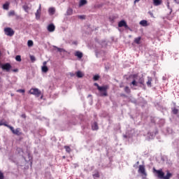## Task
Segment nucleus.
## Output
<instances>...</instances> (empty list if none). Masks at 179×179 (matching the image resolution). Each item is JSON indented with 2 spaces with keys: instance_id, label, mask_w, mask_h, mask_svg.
Wrapping results in <instances>:
<instances>
[{
  "instance_id": "3",
  "label": "nucleus",
  "mask_w": 179,
  "mask_h": 179,
  "mask_svg": "<svg viewBox=\"0 0 179 179\" xmlns=\"http://www.w3.org/2000/svg\"><path fill=\"white\" fill-rule=\"evenodd\" d=\"M9 129H10V131L14 135H17V136H20V135H22V134L20 128H17L16 129H15L13 127L10 126Z\"/></svg>"
},
{
  "instance_id": "31",
  "label": "nucleus",
  "mask_w": 179,
  "mask_h": 179,
  "mask_svg": "<svg viewBox=\"0 0 179 179\" xmlns=\"http://www.w3.org/2000/svg\"><path fill=\"white\" fill-rule=\"evenodd\" d=\"M30 59H31V62H34L36 61V57H34L33 55H30Z\"/></svg>"
},
{
  "instance_id": "10",
  "label": "nucleus",
  "mask_w": 179,
  "mask_h": 179,
  "mask_svg": "<svg viewBox=\"0 0 179 179\" xmlns=\"http://www.w3.org/2000/svg\"><path fill=\"white\" fill-rule=\"evenodd\" d=\"M36 19H40V16L41 15V5H40L39 8L37 10L35 13Z\"/></svg>"
},
{
  "instance_id": "15",
  "label": "nucleus",
  "mask_w": 179,
  "mask_h": 179,
  "mask_svg": "<svg viewBox=\"0 0 179 179\" xmlns=\"http://www.w3.org/2000/svg\"><path fill=\"white\" fill-rule=\"evenodd\" d=\"M152 78L151 77H148V81H147V85L148 87H152Z\"/></svg>"
},
{
  "instance_id": "19",
  "label": "nucleus",
  "mask_w": 179,
  "mask_h": 179,
  "mask_svg": "<svg viewBox=\"0 0 179 179\" xmlns=\"http://www.w3.org/2000/svg\"><path fill=\"white\" fill-rule=\"evenodd\" d=\"M41 69L42 72H44V73H47V72H48V67H47V66H43Z\"/></svg>"
},
{
  "instance_id": "2",
  "label": "nucleus",
  "mask_w": 179,
  "mask_h": 179,
  "mask_svg": "<svg viewBox=\"0 0 179 179\" xmlns=\"http://www.w3.org/2000/svg\"><path fill=\"white\" fill-rule=\"evenodd\" d=\"M153 173L155 174H157L158 178L163 179L164 176V172H163V169L157 170L155 168H153Z\"/></svg>"
},
{
  "instance_id": "36",
  "label": "nucleus",
  "mask_w": 179,
  "mask_h": 179,
  "mask_svg": "<svg viewBox=\"0 0 179 179\" xmlns=\"http://www.w3.org/2000/svg\"><path fill=\"white\" fill-rule=\"evenodd\" d=\"M17 93H24L25 90H17Z\"/></svg>"
},
{
  "instance_id": "25",
  "label": "nucleus",
  "mask_w": 179,
  "mask_h": 179,
  "mask_svg": "<svg viewBox=\"0 0 179 179\" xmlns=\"http://www.w3.org/2000/svg\"><path fill=\"white\" fill-rule=\"evenodd\" d=\"M124 92L125 93H127V94H129V93H131V89H129V87H125Z\"/></svg>"
},
{
  "instance_id": "1",
  "label": "nucleus",
  "mask_w": 179,
  "mask_h": 179,
  "mask_svg": "<svg viewBox=\"0 0 179 179\" xmlns=\"http://www.w3.org/2000/svg\"><path fill=\"white\" fill-rule=\"evenodd\" d=\"M94 86L97 87V90H99V92L100 93V96L101 97H107V96H108V94L107 93V90H108V85L101 87L100 85H99L97 84V83H95L94 84Z\"/></svg>"
},
{
  "instance_id": "27",
  "label": "nucleus",
  "mask_w": 179,
  "mask_h": 179,
  "mask_svg": "<svg viewBox=\"0 0 179 179\" xmlns=\"http://www.w3.org/2000/svg\"><path fill=\"white\" fill-rule=\"evenodd\" d=\"M27 45H28V47H33V45H34L33 41H31V40L28 41Z\"/></svg>"
},
{
  "instance_id": "49",
  "label": "nucleus",
  "mask_w": 179,
  "mask_h": 179,
  "mask_svg": "<svg viewBox=\"0 0 179 179\" xmlns=\"http://www.w3.org/2000/svg\"><path fill=\"white\" fill-rule=\"evenodd\" d=\"M20 149V150H21V152H23V150L22 149H20V148H19Z\"/></svg>"
},
{
  "instance_id": "32",
  "label": "nucleus",
  "mask_w": 179,
  "mask_h": 179,
  "mask_svg": "<svg viewBox=\"0 0 179 179\" xmlns=\"http://www.w3.org/2000/svg\"><path fill=\"white\" fill-rule=\"evenodd\" d=\"M131 85H133V86H138V83L136 82V80H134L131 82Z\"/></svg>"
},
{
  "instance_id": "37",
  "label": "nucleus",
  "mask_w": 179,
  "mask_h": 179,
  "mask_svg": "<svg viewBox=\"0 0 179 179\" xmlns=\"http://www.w3.org/2000/svg\"><path fill=\"white\" fill-rule=\"evenodd\" d=\"M78 17H79V19H86L85 15H79Z\"/></svg>"
},
{
  "instance_id": "50",
  "label": "nucleus",
  "mask_w": 179,
  "mask_h": 179,
  "mask_svg": "<svg viewBox=\"0 0 179 179\" xmlns=\"http://www.w3.org/2000/svg\"><path fill=\"white\" fill-rule=\"evenodd\" d=\"M63 159H65V156L63 157Z\"/></svg>"
},
{
  "instance_id": "13",
  "label": "nucleus",
  "mask_w": 179,
  "mask_h": 179,
  "mask_svg": "<svg viewBox=\"0 0 179 179\" xmlns=\"http://www.w3.org/2000/svg\"><path fill=\"white\" fill-rule=\"evenodd\" d=\"M163 1L162 0H153V4L155 6H159V5H162Z\"/></svg>"
},
{
  "instance_id": "34",
  "label": "nucleus",
  "mask_w": 179,
  "mask_h": 179,
  "mask_svg": "<svg viewBox=\"0 0 179 179\" xmlns=\"http://www.w3.org/2000/svg\"><path fill=\"white\" fill-rule=\"evenodd\" d=\"M22 8L24 10H25V12H27V10H29V7L27 5L23 6Z\"/></svg>"
},
{
  "instance_id": "30",
  "label": "nucleus",
  "mask_w": 179,
  "mask_h": 179,
  "mask_svg": "<svg viewBox=\"0 0 179 179\" xmlns=\"http://www.w3.org/2000/svg\"><path fill=\"white\" fill-rule=\"evenodd\" d=\"M99 79H100V76L99 75H95L94 77H93V80H99Z\"/></svg>"
},
{
  "instance_id": "26",
  "label": "nucleus",
  "mask_w": 179,
  "mask_h": 179,
  "mask_svg": "<svg viewBox=\"0 0 179 179\" xmlns=\"http://www.w3.org/2000/svg\"><path fill=\"white\" fill-rule=\"evenodd\" d=\"M64 149L67 153H71V147L68 145L64 146Z\"/></svg>"
},
{
  "instance_id": "4",
  "label": "nucleus",
  "mask_w": 179,
  "mask_h": 179,
  "mask_svg": "<svg viewBox=\"0 0 179 179\" xmlns=\"http://www.w3.org/2000/svg\"><path fill=\"white\" fill-rule=\"evenodd\" d=\"M30 94H34V96H36V97H40L41 94V91H39L37 88H32L29 90Z\"/></svg>"
},
{
  "instance_id": "48",
  "label": "nucleus",
  "mask_w": 179,
  "mask_h": 179,
  "mask_svg": "<svg viewBox=\"0 0 179 179\" xmlns=\"http://www.w3.org/2000/svg\"><path fill=\"white\" fill-rule=\"evenodd\" d=\"M88 97H92V94H89V95H88Z\"/></svg>"
},
{
  "instance_id": "24",
  "label": "nucleus",
  "mask_w": 179,
  "mask_h": 179,
  "mask_svg": "<svg viewBox=\"0 0 179 179\" xmlns=\"http://www.w3.org/2000/svg\"><path fill=\"white\" fill-rule=\"evenodd\" d=\"M3 8L6 10H8L9 9V3H6L3 5Z\"/></svg>"
},
{
  "instance_id": "17",
  "label": "nucleus",
  "mask_w": 179,
  "mask_h": 179,
  "mask_svg": "<svg viewBox=\"0 0 179 179\" xmlns=\"http://www.w3.org/2000/svg\"><path fill=\"white\" fill-rule=\"evenodd\" d=\"M86 3H87V1H86V0H80V3H79V7L80 8V7L86 5Z\"/></svg>"
},
{
  "instance_id": "46",
  "label": "nucleus",
  "mask_w": 179,
  "mask_h": 179,
  "mask_svg": "<svg viewBox=\"0 0 179 179\" xmlns=\"http://www.w3.org/2000/svg\"><path fill=\"white\" fill-rule=\"evenodd\" d=\"M22 118H26V115H22Z\"/></svg>"
},
{
  "instance_id": "29",
  "label": "nucleus",
  "mask_w": 179,
  "mask_h": 179,
  "mask_svg": "<svg viewBox=\"0 0 179 179\" xmlns=\"http://www.w3.org/2000/svg\"><path fill=\"white\" fill-rule=\"evenodd\" d=\"M138 83H140V85H143V83H145V79H143V78H139Z\"/></svg>"
},
{
  "instance_id": "35",
  "label": "nucleus",
  "mask_w": 179,
  "mask_h": 179,
  "mask_svg": "<svg viewBox=\"0 0 179 179\" xmlns=\"http://www.w3.org/2000/svg\"><path fill=\"white\" fill-rule=\"evenodd\" d=\"M173 114H178V109L174 108V109L173 110Z\"/></svg>"
},
{
  "instance_id": "6",
  "label": "nucleus",
  "mask_w": 179,
  "mask_h": 179,
  "mask_svg": "<svg viewBox=\"0 0 179 179\" xmlns=\"http://www.w3.org/2000/svg\"><path fill=\"white\" fill-rule=\"evenodd\" d=\"M10 68H12V66L9 63L1 65V69H3V71H6V72H9L10 71Z\"/></svg>"
},
{
  "instance_id": "18",
  "label": "nucleus",
  "mask_w": 179,
  "mask_h": 179,
  "mask_svg": "<svg viewBox=\"0 0 179 179\" xmlns=\"http://www.w3.org/2000/svg\"><path fill=\"white\" fill-rule=\"evenodd\" d=\"M140 24H141V26H143L144 27L148 26V21L143 20L140 22Z\"/></svg>"
},
{
  "instance_id": "7",
  "label": "nucleus",
  "mask_w": 179,
  "mask_h": 179,
  "mask_svg": "<svg viewBox=\"0 0 179 179\" xmlns=\"http://www.w3.org/2000/svg\"><path fill=\"white\" fill-rule=\"evenodd\" d=\"M138 173H140L141 174L145 176H148V174L146 173L145 166L143 165H139Z\"/></svg>"
},
{
  "instance_id": "20",
  "label": "nucleus",
  "mask_w": 179,
  "mask_h": 179,
  "mask_svg": "<svg viewBox=\"0 0 179 179\" xmlns=\"http://www.w3.org/2000/svg\"><path fill=\"white\" fill-rule=\"evenodd\" d=\"M76 76L77 78H83V73H82L80 71H78L76 72Z\"/></svg>"
},
{
  "instance_id": "16",
  "label": "nucleus",
  "mask_w": 179,
  "mask_h": 179,
  "mask_svg": "<svg viewBox=\"0 0 179 179\" xmlns=\"http://www.w3.org/2000/svg\"><path fill=\"white\" fill-rule=\"evenodd\" d=\"M173 174H171L170 172L168 171L165 176L164 175V178H162V179H170V178H171Z\"/></svg>"
},
{
  "instance_id": "22",
  "label": "nucleus",
  "mask_w": 179,
  "mask_h": 179,
  "mask_svg": "<svg viewBox=\"0 0 179 179\" xmlns=\"http://www.w3.org/2000/svg\"><path fill=\"white\" fill-rule=\"evenodd\" d=\"M2 125H3L4 127H7V128H9V127H10V125L6 124V122L0 121V127H1Z\"/></svg>"
},
{
  "instance_id": "8",
  "label": "nucleus",
  "mask_w": 179,
  "mask_h": 179,
  "mask_svg": "<svg viewBox=\"0 0 179 179\" xmlns=\"http://www.w3.org/2000/svg\"><path fill=\"white\" fill-rule=\"evenodd\" d=\"M118 27H125V29H128V24H127L125 20H121L118 23Z\"/></svg>"
},
{
  "instance_id": "11",
  "label": "nucleus",
  "mask_w": 179,
  "mask_h": 179,
  "mask_svg": "<svg viewBox=\"0 0 179 179\" xmlns=\"http://www.w3.org/2000/svg\"><path fill=\"white\" fill-rule=\"evenodd\" d=\"M75 57H78L79 59H81V58H83V53L80 51H76L74 53Z\"/></svg>"
},
{
  "instance_id": "14",
  "label": "nucleus",
  "mask_w": 179,
  "mask_h": 179,
  "mask_svg": "<svg viewBox=\"0 0 179 179\" xmlns=\"http://www.w3.org/2000/svg\"><path fill=\"white\" fill-rule=\"evenodd\" d=\"M73 14V10L71 8H69L66 11V15L71 16Z\"/></svg>"
},
{
  "instance_id": "5",
  "label": "nucleus",
  "mask_w": 179,
  "mask_h": 179,
  "mask_svg": "<svg viewBox=\"0 0 179 179\" xmlns=\"http://www.w3.org/2000/svg\"><path fill=\"white\" fill-rule=\"evenodd\" d=\"M5 31V34H6V36H9L10 37H12V36H13V34H15V31H13V29H12V28H6L4 29Z\"/></svg>"
},
{
  "instance_id": "52",
  "label": "nucleus",
  "mask_w": 179,
  "mask_h": 179,
  "mask_svg": "<svg viewBox=\"0 0 179 179\" xmlns=\"http://www.w3.org/2000/svg\"><path fill=\"white\" fill-rule=\"evenodd\" d=\"M0 80H1V78H0Z\"/></svg>"
},
{
  "instance_id": "21",
  "label": "nucleus",
  "mask_w": 179,
  "mask_h": 179,
  "mask_svg": "<svg viewBox=\"0 0 179 179\" xmlns=\"http://www.w3.org/2000/svg\"><path fill=\"white\" fill-rule=\"evenodd\" d=\"M48 12L50 15H54L55 13V8H50Z\"/></svg>"
},
{
  "instance_id": "40",
  "label": "nucleus",
  "mask_w": 179,
  "mask_h": 179,
  "mask_svg": "<svg viewBox=\"0 0 179 179\" xmlns=\"http://www.w3.org/2000/svg\"><path fill=\"white\" fill-rule=\"evenodd\" d=\"M121 97H127L125 94H120Z\"/></svg>"
},
{
  "instance_id": "23",
  "label": "nucleus",
  "mask_w": 179,
  "mask_h": 179,
  "mask_svg": "<svg viewBox=\"0 0 179 179\" xmlns=\"http://www.w3.org/2000/svg\"><path fill=\"white\" fill-rule=\"evenodd\" d=\"M141 36L136 38L134 39V43H136V44H141Z\"/></svg>"
},
{
  "instance_id": "42",
  "label": "nucleus",
  "mask_w": 179,
  "mask_h": 179,
  "mask_svg": "<svg viewBox=\"0 0 179 179\" xmlns=\"http://www.w3.org/2000/svg\"><path fill=\"white\" fill-rule=\"evenodd\" d=\"M133 78L135 79L136 78H138V74H134L133 75Z\"/></svg>"
},
{
  "instance_id": "38",
  "label": "nucleus",
  "mask_w": 179,
  "mask_h": 179,
  "mask_svg": "<svg viewBox=\"0 0 179 179\" xmlns=\"http://www.w3.org/2000/svg\"><path fill=\"white\" fill-rule=\"evenodd\" d=\"M0 179H3V173L0 171Z\"/></svg>"
},
{
  "instance_id": "33",
  "label": "nucleus",
  "mask_w": 179,
  "mask_h": 179,
  "mask_svg": "<svg viewBox=\"0 0 179 179\" xmlns=\"http://www.w3.org/2000/svg\"><path fill=\"white\" fill-rule=\"evenodd\" d=\"M9 16H15V10H10L8 13Z\"/></svg>"
},
{
  "instance_id": "41",
  "label": "nucleus",
  "mask_w": 179,
  "mask_h": 179,
  "mask_svg": "<svg viewBox=\"0 0 179 179\" xmlns=\"http://www.w3.org/2000/svg\"><path fill=\"white\" fill-rule=\"evenodd\" d=\"M94 176L95 177H96V178H99L100 177V175L99 173H95Z\"/></svg>"
},
{
  "instance_id": "43",
  "label": "nucleus",
  "mask_w": 179,
  "mask_h": 179,
  "mask_svg": "<svg viewBox=\"0 0 179 179\" xmlns=\"http://www.w3.org/2000/svg\"><path fill=\"white\" fill-rule=\"evenodd\" d=\"M12 71L13 72H17L19 70L17 69H13Z\"/></svg>"
},
{
  "instance_id": "44",
  "label": "nucleus",
  "mask_w": 179,
  "mask_h": 179,
  "mask_svg": "<svg viewBox=\"0 0 179 179\" xmlns=\"http://www.w3.org/2000/svg\"><path fill=\"white\" fill-rule=\"evenodd\" d=\"M46 65H47V62H43V66H46Z\"/></svg>"
},
{
  "instance_id": "45",
  "label": "nucleus",
  "mask_w": 179,
  "mask_h": 179,
  "mask_svg": "<svg viewBox=\"0 0 179 179\" xmlns=\"http://www.w3.org/2000/svg\"><path fill=\"white\" fill-rule=\"evenodd\" d=\"M141 0H134V3H136V2H139Z\"/></svg>"
},
{
  "instance_id": "28",
  "label": "nucleus",
  "mask_w": 179,
  "mask_h": 179,
  "mask_svg": "<svg viewBox=\"0 0 179 179\" xmlns=\"http://www.w3.org/2000/svg\"><path fill=\"white\" fill-rule=\"evenodd\" d=\"M15 59L17 61V62H22V57H20V55H17L15 57Z\"/></svg>"
},
{
  "instance_id": "39",
  "label": "nucleus",
  "mask_w": 179,
  "mask_h": 179,
  "mask_svg": "<svg viewBox=\"0 0 179 179\" xmlns=\"http://www.w3.org/2000/svg\"><path fill=\"white\" fill-rule=\"evenodd\" d=\"M57 51H59V52H62V51H64V49L57 48Z\"/></svg>"
},
{
  "instance_id": "47",
  "label": "nucleus",
  "mask_w": 179,
  "mask_h": 179,
  "mask_svg": "<svg viewBox=\"0 0 179 179\" xmlns=\"http://www.w3.org/2000/svg\"><path fill=\"white\" fill-rule=\"evenodd\" d=\"M175 2H176V3H179V0H175Z\"/></svg>"
},
{
  "instance_id": "51",
  "label": "nucleus",
  "mask_w": 179,
  "mask_h": 179,
  "mask_svg": "<svg viewBox=\"0 0 179 179\" xmlns=\"http://www.w3.org/2000/svg\"><path fill=\"white\" fill-rule=\"evenodd\" d=\"M151 15H153L152 13L150 14Z\"/></svg>"
},
{
  "instance_id": "12",
  "label": "nucleus",
  "mask_w": 179,
  "mask_h": 179,
  "mask_svg": "<svg viewBox=\"0 0 179 179\" xmlns=\"http://www.w3.org/2000/svg\"><path fill=\"white\" fill-rule=\"evenodd\" d=\"M92 131H97L99 129V124H97V122H94L92 124Z\"/></svg>"
},
{
  "instance_id": "9",
  "label": "nucleus",
  "mask_w": 179,
  "mask_h": 179,
  "mask_svg": "<svg viewBox=\"0 0 179 179\" xmlns=\"http://www.w3.org/2000/svg\"><path fill=\"white\" fill-rule=\"evenodd\" d=\"M55 31V25H54V24H50L48 26V31L52 33V31Z\"/></svg>"
}]
</instances>
